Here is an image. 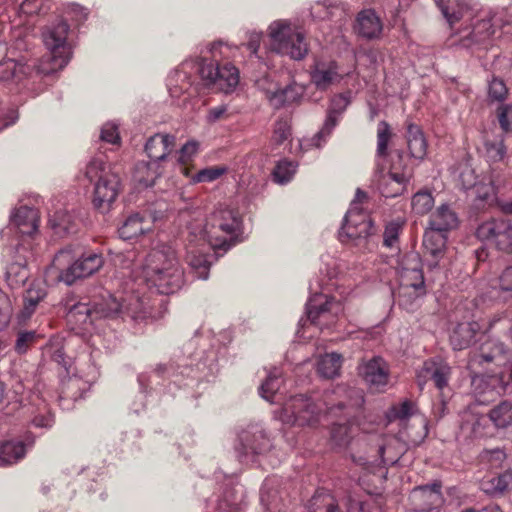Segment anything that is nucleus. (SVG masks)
Segmentation results:
<instances>
[{"label":"nucleus","mask_w":512,"mask_h":512,"mask_svg":"<svg viewBox=\"0 0 512 512\" xmlns=\"http://www.w3.org/2000/svg\"><path fill=\"white\" fill-rule=\"evenodd\" d=\"M141 278L149 289L164 295L177 292L184 284L183 269L174 250L167 245L153 248L147 254Z\"/></svg>","instance_id":"nucleus-1"},{"label":"nucleus","mask_w":512,"mask_h":512,"mask_svg":"<svg viewBox=\"0 0 512 512\" xmlns=\"http://www.w3.org/2000/svg\"><path fill=\"white\" fill-rule=\"evenodd\" d=\"M240 226L241 219L237 212L229 208H219L209 216L205 224L195 222L188 226L190 242L199 240L207 242L214 250H227L233 244Z\"/></svg>","instance_id":"nucleus-2"},{"label":"nucleus","mask_w":512,"mask_h":512,"mask_svg":"<svg viewBox=\"0 0 512 512\" xmlns=\"http://www.w3.org/2000/svg\"><path fill=\"white\" fill-rule=\"evenodd\" d=\"M85 178L93 185V206L102 213L108 212L121 189L118 171L102 157H94L86 166Z\"/></svg>","instance_id":"nucleus-3"},{"label":"nucleus","mask_w":512,"mask_h":512,"mask_svg":"<svg viewBox=\"0 0 512 512\" xmlns=\"http://www.w3.org/2000/svg\"><path fill=\"white\" fill-rule=\"evenodd\" d=\"M399 290L396 296L398 305L407 311L418 307L419 299L426 294L422 262L418 253L409 252L402 256L398 266Z\"/></svg>","instance_id":"nucleus-4"},{"label":"nucleus","mask_w":512,"mask_h":512,"mask_svg":"<svg viewBox=\"0 0 512 512\" xmlns=\"http://www.w3.org/2000/svg\"><path fill=\"white\" fill-rule=\"evenodd\" d=\"M75 256L72 247L67 246L59 250L53 260L59 270L58 280L68 286L93 275L104 264L103 255L94 251L83 252L74 259Z\"/></svg>","instance_id":"nucleus-5"},{"label":"nucleus","mask_w":512,"mask_h":512,"mask_svg":"<svg viewBox=\"0 0 512 512\" xmlns=\"http://www.w3.org/2000/svg\"><path fill=\"white\" fill-rule=\"evenodd\" d=\"M174 147L175 136L173 135L156 133L151 136L145 144V151L150 161L137 164L135 180L144 187L153 186L156 179L163 173L160 162L167 158Z\"/></svg>","instance_id":"nucleus-6"},{"label":"nucleus","mask_w":512,"mask_h":512,"mask_svg":"<svg viewBox=\"0 0 512 512\" xmlns=\"http://www.w3.org/2000/svg\"><path fill=\"white\" fill-rule=\"evenodd\" d=\"M337 409H344L339 402ZM335 406H329L326 401H314L305 395L291 397L283 407V421L298 426H313L319 422L324 412L334 414Z\"/></svg>","instance_id":"nucleus-7"},{"label":"nucleus","mask_w":512,"mask_h":512,"mask_svg":"<svg viewBox=\"0 0 512 512\" xmlns=\"http://www.w3.org/2000/svg\"><path fill=\"white\" fill-rule=\"evenodd\" d=\"M367 199L366 192L357 189L355 198L347 211L338 236L342 243H352L360 246L367 238L375 233V226L371 218L358 207Z\"/></svg>","instance_id":"nucleus-8"},{"label":"nucleus","mask_w":512,"mask_h":512,"mask_svg":"<svg viewBox=\"0 0 512 512\" xmlns=\"http://www.w3.org/2000/svg\"><path fill=\"white\" fill-rule=\"evenodd\" d=\"M68 32L69 25L65 21L47 26L43 30V42L49 50V55L40 66L42 73H53L64 68L70 61L71 51L67 43Z\"/></svg>","instance_id":"nucleus-9"},{"label":"nucleus","mask_w":512,"mask_h":512,"mask_svg":"<svg viewBox=\"0 0 512 512\" xmlns=\"http://www.w3.org/2000/svg\"><path fill=\"white\" fill-rule=\"evenodd\" d=\"M272 50L302 60L309 51L305 34L298 27L285 20L274 21L269 26Z\"/></svg>","instance_id":"nucleus-10"},{"label":"nucleus","mask_w":512,"mask_h":512,"mask_svg":"<svg viewBox=\"0 0 512 512\" xmlns=\"http://www.w3.org/2000/svg\"><path fill=\"white\" fill-rule=\"evenodd\" d=\"M341 311V303L324 294H314L306 304L307 318L320 328L334 324Z\"/></svg>","instance_id":"nucleus-11"},{"label":"nucleus","mask_w":512,"mask_h":512,"mask_svg":"<svg viewBox=\"0 0 512 512\" xmlns=\"http://www.w3.org/2000/svg\"><path fill=\"white\" fill-rule=\"evenodd\" d=\"M270 446V439L263 428L259 425H251L239 434L235 451L241 462H248L255 455L268 451Z\"/></svg>","instance_id":"nucleus-12"},{"label":"nucleus","mask_w":512,"mask_h":512,"mask_svg":"<svg viewBox=\"0 0 512 512\" xmlns=\"http://www.w3.org/2000/svg\"><path fill=\"white\" fill-rule=\"evenodd\" d=\"M477 237L495 243L499 250L512 253V225L504 219H492L478 226Z\"/></svg>","instance_id":"nucleus-13"},{"label":"nucleus","mask_w":512,"mask_h":512,"mask_svg":"<svg viewBox=\"0 0 512 512\" xmlns=\"http://www.w3.org/2000/svg\"><path fill=\"white\" fill-rule=\"evenodd\" d=\"M155 301L151 303L150 297L138 292L126 294L123 296L124 320L130 318L134 322H143L159 318L160 313L154 308Z\"/></svg>","instance_id":"nucleus-14"},{"label":"nucleus","mask_w":512,"mask_h":512,"mask_svg":"<svg viewBox=\"0 0 512 512\" xmlns=\"http://www.w3.org/2000/svg\"><path fill=\"white\" fill-rule=\"evenodd\" d=\"M451 376L450 365L440 357L426 360L417 373V383L422 390L428 380L434 382L435 387L442 391L448 386Z\"/></svg>","instance_id":"nucleus-15"},{"label":"nucleus","mask_w":512,"mask_h":512,"mask_svg":"<svg viewBox=\"0 0 512 512\" xmlns=\"http://www.w3.org/2000/svg\"><path fill=\"white\" fill-rule=\"evenodd\" d=\"M350 102V92L340 93L331 98L324 124L321 130L317 132L313 138V141H315V146L320 147L321 142H325L327 137L330 136L331 132L338 124L341 115L347 109Z\"/></svg>","instance_id":"nucleus-16"},{"label":"nucleus","mask_w":512,"mask_h":512,"mask_svg":"<svg viewBox=\"0 0 512 512\" xmlns=\"http://www.w3.org/2000/svg\"><path fill=\"white\" fill-rule=\"evenodd\" d=\"M343 79L336 61H316L310 70L311 83L320 91H327Z\"/></svg>","instance_id":"nucleus-17"},{"label":"nucleus","mask_w":512,"mask_h":512,"mask_svg":"<svg viewBox=\"0 0 512 512\" xmlns=\"http://www.w3.org/2000/svg\"><path fill=\"white\" fill-rule=\"evenodd\" d=\"M447 234L438 230L427 228L423 236V246L427 258V265L430 270L440 267V260L446 251Z\"/></svg>","instance_id":"nucleus-18"},{"label":"nucleus","mask_w":512,"mask_h":512,"mask_svg":"<svg viewBox=\"0 0 512 512\" xmlns=\"http://www.w3.org/2000/svg\"><path fill=\"white\" fill-rule=\"evenodd\" d=\"M359 372L372 389L380 390L388 383V365L381 357H373L363 363L359 368Z\"/></svg>","instance_id":"nucleus-19"},{"label":"nucleus","mask_w":512,"mask_h":512,"mask_svg":"<svg viewBox=\"0 0 512 512\" xmlns=\"http://www.w3.org/2000/svg\"><path fill=\"white\" fill-rule=\"evenodd\" d=\"M410 499L418 511H430L441 502V485L433 483L415 487L410 494Z\"/></svg>","instance_id":"nucleus-20"},{"label":"nucleus","mask_w":512,"mask_h":512,"mask_svg":"<svg viewBox=\"0 0 512 512\" xmlns=\"http://www.w3.org/2000/svg\"><path fill=\"white\" fill-rule=\"evenodd\" d=\"M488 415L465 412L462 416L461 432L470 438H485L493 435Z\"/></svg>","instance_id":"nucleus-21"},{"label":"nucleus","mask_w":512,"mask_h":512,"mask_svg":"<svg viewBox=\"0 0 512 512\" xmlns=\"http://www.w3.org/2000/svg\"><path fill=\"white\" fill-rule=\"evenodd\" d=\"M187 240V262L189 266L195 270L197 278L202 280L208 279L210 263L204 254V249H197L198 247L208 245V243L199 240L190 242L189 236L187 237Z\"/></svg>","instance_id":"nucleus-22"},{"label":"nucleus","mask_w":512,"mask_h":512,"mask_svg":"<svg viewBox=\"0 0 512 512\" xmlns=\"http://www.w3.org/2000/svg\"><path fill=\"white\" fill-rule=\"evenodd\" d=\"M10 221L21 234L32 236L38 229V210L25 205L20 206L12 213Z\"/></svg>","instance_id":"nucleus-23"},{"label":"nucleus","mask_w":512,"mask_h":512,"mask_svg":"<svg viewBox=\"0 0 512 512\" xmlns=\"http://www.w3.org/2000/svg\"><path fill=\"white\" fill-rule=\"evenodd\" d=\"M458 217L456 213L446 204L439 206L429 218V229H435L443 233L457 228Z\"/></svg>","instance_id":"nucleus-24"},{"label":"nucleus","mask_w":512,"mask_h":512,"mask_svg":"<svg viewBox=\"0 0 512 512\" xmlns=\"http://www.w3.org/2000/svg\"><path fill=\"white\" fill-rule=\"evenodd\" d=\"M355 30L363 38L375 39L382 32V24L374 11L364 10L357 16Z\"/></svg>","instance_id":"nucleus-25"},{"label":"nucleus","mask_w":512,"mask_h":512,"mask_svg":"<svg viewBox=\"0 0 512 512\" xmlns=\"http://www.w3.org/2000/svg\"><path fill=\"white\" fill-rule=\"evenodd\" d=\"M47 295V288L42 281H33L24 294V305L20 313V319L26 320L34 313L37 305Z\"/></svg>","instance_id":"nucleus-26"},{"label":"nucleus","mask_w":512,"mask_h":512,"mask_svg":"<svg viewBox=\"0 0 512 512\" xmlns=\"http://www.w3.org/2000/svg\"><path fill=\"white\" fill-rule=\"evenodd\" d=\"M478 329L479 326L475 322L457 325L450 336L453 349L463 350L468 348L474 342Z\"/></svg>","instance_id":"nucleus-27"},{"label":"nucleus","mask_w":512,"mask_h":512,"mask_svg":"<svg viewBox=\"0 0 512 512\" xmlns=\"http://www.w3.org/2000/svg\"><path fill=\"white\" fill-rule=\"evenodd\" d=\"M49 226L55 235L64 237L76 232V218L68 211H56L49 218Z\"/></svg>","instance_id":"nucleus-28"},{"label":"nucleus","mask_w":512,"mask_h":512,"mask_svg":"<svg viewBox=\"0 0 512 512\" xmlns=\"http://www.w3.org/2000/svg\"><path fill=\"white\" fill-rule=\"evenodd\" d=\"M239 83L238 69L230 64L225 63L222 66L217 65V74L214 86L224 93L232 92Z\"/></svg>","instance_id":"nucleus-29"},{"label":"nucleus","mask_w":512,"mask_h":512,"mask_svg":"<svg viewBox=\"0 0 512 512\" xmlns=\"http://www.w3.org/2000/svg\"><path fill=\"white\" fill-rule=\"evenodd\" d=\"M481 490L490 496H499L512 489V470H506L498 476L485 479L480 484Z\"/></svg>","instance_id":"nucleus-30"},{"label":"nucleus","mask_w":512,"mask_h":512,"mask_svg":"<svg viewBox=\"0 0 512 512\" xmlns=\"http://www.w3.org/2000/svg\"><path fill=\"white\" fill-rule=\"evenodd\" d=\"M506 353L507 348L504 343L495 339H487L481 343L479 352L473 356V361L490 363L503 357Z\"/></svg>","instance_id":"nucleus-31"},{"label":"nucleus","mask_w":512,"mask_h":512,"mask_svg":"<svg viewBox=\"0 0 512 512\" xmlns=\"http://www.w3.org/2000/svg\"><path fill=\"white\" fill-rule=\"evenodd\" d=\"M488 417L495 429H507L512 425V401H501L489 410Z\"/></svg>","instance_id":"nucleus-32"},{"label":"nucleus","mask_w":512,"mask_h":512,"mask_svg":"<svg viewBox=\"0 0 512 512\" xmlns=\"http://www.w3.org/2000/svg\"><path fill=\"white\" fill-rule=\"evenodd\" d=\"M407 144L410 154L414 158H424L427 151V142L419 126L415 124L407 126Z\"/></svg>","instance_id":"nucleus-33"},{"label":"nucleus","mask_w":512,"mask_h":512,"mask_svg":"<svg viewBox=\"0 0 512 512\" xmlns=\"http://www.w3.org/2000/svg\"><path fill=\"white\" fill-rule=\"evenodd\" d=\"M26 450L21 441H5L0 445V467L17 463L25 456Z\"/></svg>","instance_id":"nucleus-34"},{"label":"nucleus","mask_w":512,"mask_h":512,"mask_svg":"<svg viewBox=\"0 0 512 512\" xmlns=\"http://www.w3.org/2000/svg\"><path fill=\"white\" fill-rule=\"evenodd\" d=\"M337 503L328 490L318 489L307 503L309 512H335Z\"/></svg>","instance_id":"nucleus-35"},{"label":"nucleus","mask_w":512,"mask_h":512,"mask_svg":"<svg viewBox=\"0 0 512 512\" xmlns=\"http://www.w3.org/2000/svg\"><path fill=\"white\" fill-rule=\"evenodd\" d=\"M150 230L144 225V218L139 214L130 215L119 228V236L124 240H131Z\"/></svg>","instance_id":"nucleus-36"},{"label":"nucleus","mask_w":512,"mask_h":512,"mask_svg":"<svg viewBox=\"0 0 512 512\" xmlns=\"http://www.w3.org/2000/svg\"><path fill=\"white\" fill-rule=\"evenodd\" d=\"M434 2L451 28L458 23L465 14L466 7L460 1L434 0Z\"/></svg>","instance_id":"nucleus-37"},{"label":"nucleus","mask_w":512,"mask_h":512,"mask_svg":"<svg viewBox=\"0 0 512 512\" xmlns=\"http://www.w3.org/2000/svg\"><path fill=\"white\" fill-rule=\"evenodd\" d=\"M342 365V356L338 353H329L320 357L317 363V372L323 378L331 379L339 375Z\"/></svg>","instance_id":"nucleus-38"},{"label":"nucleus","mask_w":512,"mask_h":512,"mask_svg":"<svg viewBox=\"0 0 512 512\" xmlns=\"http://www.w3.org/2000/svg\"><path fill=\"white\" fill-rule=\"evenodd\" d=\"M495 24L493 16H486L478 19L474 24L470 33L471 42L481 44L489 40L495 33Z\"/></svg>","instance_id":"nucleus-39"},{"label":"nucleus","mask_w":512,"mask_h":512,"mask_svg":"<svg viewBox=\"0 0 512 512\" xmlns=\"http://www.w3.org/2000/svg\"><path fill=\"white\" fill-rule=\"evenodd\" d=\"M123 296L117 298L109 296L101 303L97 304V313L105 318H121L124 320Z\"/></svg>","instance_id":"nucleus-40"},{"label":"nucleus","mask_w":512,"mask_h":512,"mask_svg":"<svg viewBox=\"0 0 512 512\" xmlns=\"http://www.w3.org/2000/svg\"><path fill=\"white\" fill-rule=\"evenodd\" d=\"M65 308L67 311V320L69 323L75 325H85L90 321L91 308L88 304L81 302L70 303V301H67Z\"/></svg>","instance_id":"nucleus-41"},{"label":"nucleus","mask_w":512,"mask_h":512,"mask_svg":"<svg viewBox=\"0 0 512 512\" xmlns=\"http://www.w3.org/2000/svg\"><path fill=\"white\" fill-rule=\"evenodd\" d=\"M29 277V270L24 263L13 262L6 269V281L12 289L20 288Z\"/></svg>","instance_id":"nucleus-42"},{"label":"nucleus","mask_w":512,"mask_h":512,"mask_svg":"<svg viewBox=\"0 0 512 512\" xmlns=\"http://www.w3.org/2000/svg\"><path fill=\"white\" fill-rule=\"evenodd\" d=\"M52 359L58 363L63 365L68 375H72L69 377L67 382V389L70 390L72 388H81L80 387V380L79 378H83L85 375L83 374L82 370L75 366L73 367L72 364H68L65 358V354L62 349H56L53 352Z\"/></svg>","instance_id":"nucleus-43"},{"label":"nucleus","mask_w":512,"mask_h":512,"mask_svg":"<svg viewBox=\"0 0 512 512\" xmlns=\"http://www.w3.org/2000/svg\"><path fill=\"white\" fill-rule=\"evenodd\" d=\"M354 435V428L349 423L334 424L331 428L330 440L338 449L346 448Z\"/></svg>","instance_id":"nucleus-44"},{"label":"nucleus","mask_w":512,"mask_h":512,"mask_svg":"<svg viewBox=\"0 0 512 512\" xmlns=\"http://www.w3.org/2000/svg\"><path fill=\"white\" fill-rule=\"evenodd\" d=\"M281 372L274 368L267 376L265 381L259 387L260 396L266 401L273 403L276 393L281 385Z\"/></svg>","instance_id":"nucleus-45"},{"label":"nucleus","mask_w":512,"mask_h":512,"mask_svg":"<svg viewBox=\"0 0 512 512\" xmlns=\"http://www.w3.org/2000/svg\"><path fill=\"white\" fill-rule=\"evenodd\" d=\"M392 137L390 125L386 121H380L377 127V166L380 167V160L388 155V143Z\"/></svg>","instance_id":"nucleus-46"},{"label":"nucleus","mask_w":512,"mask_h":512,"mask_svg":"<svg viewBox=\"0 0 512 512\" xmlns=\"http://www.w3.org/2000/svg\"><path fill=\"white\" fill-rule=\"evenodd\" d=\"M432 193L427 190H420L412 197V210L418 215H425L431 211L434 206Z\"/></svg>","instance_id":"nucleus-47"},{"label":"nucleus","mask_w":512,"mask_h":512,"mask_svg":"<svg viewBox=\"0 0 512 512\" xmlns=\"http://www.w3.org/2000/svg\"><path fill=\"white\" fill-rule=\"evenodd\" d=\"M506 458V452L502 448L485 449L479 454L481 464L490 469L502 467Z\"/></svg>","instance_id":"nucleus-48"},{"label":"nucleus","mask_w":512,"mask_h":512,"mask_svg":"<svg viewBox=\"0 0 512 512\" xmlns=\"http://www.w3.org/2000/svg\"><path fill=\"white\" fill-rule=\"evenodd\" d=\"M24 66L13 59H7L0 63V81L11 82L19 80L20 75L24 73Z\"/></svg>","instance_id":"nucleus-49"},{"label":"nucleus","mask_w":512,"mask_h":512,"mask_svg":"<svg viewBox=\"0 0 512 512\" xmlns=\"http://www.w3.org/2000/svg\"><path fill=\"white\" fill-rule=\"evenodd\" d=\"M296 169L297 163L294 161H279L273 171V177L275 182L280 184H285L289 182L294 176Z\"/></svg>","instance_id":"nucleus-50"},{"label":"nucleus","mask_w":512,"mask_h":512,"mask_svg":"<svg viewBox=\"0 0 512 512\" xmlns=\"http://www.w3.org/2000/svg\"><path fill=\"white\" fill-rule=\"evenodd\" d=\"M476 200L491 205L496 200L495 188L492 181H480L474 188Z\"/></svg>","instance_id":"nucleus-51"},{"label":"nucleus","mask_w":512,"mask_h":512,"mask_svg":"<svg viewBox=\"0 0 512 512\" xmlns=\"http://www.w3.org/2000/svg\"><path fill=\"white\" fill-rule=\"evenodd\" d=\"M225 167L221 166H213L202 169L191 176V183H202V182H212L221 177L226 172Z\"/></svg>","instance_id":"nucleus-52"},{"label":"nucleus","mask_w":512,"mask_h":512,"mask_svg":"<svg viewBox=\"0 0 512 512\" xmlns=\"http://www.w3.org/2000/svg\"><path fill=\"white\" fill-rule=\"evenodd\" d=\"M196 67L200 78L205 82V84L207 86L214 85L217 74V65L212 61L200 59L196 63Z\"/></svg>","instance_id":"nucleus-53"},{"label":"nucleus","mask_w":512,"mask_h":512,"mask_svg":"<svg viewBox=\"0 0 512 512\" xmlns=\"http://www.w3.org/2000/svg\"><path fill=\"white\" fill-rule=\"evenodd\" d=\"M402 227L403 223L399 221H391L385 226L383 233V245L385 247L393 248L397 245Z\"/></svg>","instance_id":"nucleus-54"},{"label":"nucleus","mask_w":512,"mask_h":512,"mask_svg":"<svg viewBox=\"0 0 512 512\" xmlns=\"http://www.w3.org/2000/svg\"><path fill=\"white\" fill-rule=\"evenodd\" d=\"M198 146H199L198 142L188 141L187 143H185L182 146V148L179 151V156H178L177 161L182 165L180 167L181 172L186 176H189V169L187 167H185L184 165L186 163H188L194 155H196V153L198 151Z\"/></svg>","instance_id":"nucleus-55"},{"label":"nucleus","mask_w":512,"mask_h":512,"mask_svg":"<svg viewBox=\"0 0 512 512\" xmlns=\"http://www.w3.org/2000/svg\"><path fill=\"white\" fill-rule=\"evenodd\" d=\"M266 81H267L266 78L259 81L258 87L265 90L266 97L269 100L271 106L275 109H280V108L284 107L286 105V97H287L285 88L276 89V90L265 89L263 87V83Z\"/></svg>","instance_id":"nucleus-56"},{"label":"nucleus","mask_w":512,"mask_h":512,"mask_svg":"<svg viewBox=\"0 0 512 512\" xmlns=\"http://www.w3.org/2000/svg\"><path fill=\"white\" fill-rule=\"evenodd\" d=\"M12 314V302L9 296L0 289V330H3L8 326Z\"/></svg>","instance_id":"nucleus-57"},{"label":"nucleus","mask_w":512,"mask_h":512,"mask_svg":"<svg viewBox=\"0 0 512 512\" xmlns=\"http://www.w3.org/2000/svg\"><path fill=\"white\" fill-rule=\"evenodd\" d=\"M291 135V126L289 122L285 119H279L275 123L272 143L274 145H281L284 141H286Z\"/></svg>","instance_id":"nucleus-58"},{"label":"nucleus","mask_w":512,"mask_h":512,"mask_svg":"<svg viewBox=\"0 0 512 512\" xmlns=\"http://www.w3.org/2000/svg\"><path fill=\"white\" fill-rule=\"evenodd\" d=\"M36 340V333L34 331H22L17 335V339L15 342V350L19 354H24L27 352L30 345H32Z\"/></svg>","instance_id":"nucleus-59"},{"label":"nucleus","mask_w":512,"mask_h":512,"mask_svg":"<svg viewBox=\"0 0 512 512\" xmlns=\"http://www.w3.org/2000/svg\"><path fill=\"white\" fill-rule=\"evenodd\" d=\"M497 118L502 130L508 132L512 125V105L501 104L497 109Z\"/></svg>","instance_id":"nucleus-60"},{"label":"nucleus","mask_w":512,"mask_h":512,"mask_svg":"<svg viewBox=\"0 0 512 512\" xmlns=\"http://www.w3.org/2000/svg\"><path fill=\"white\" fill-rule=\"evenodd\" d=\"M488 94L494 100L503 101L507 95V88L503 80L494 78L489 83Z\"/></svg>","instance_id":"nucleus-61"},{"label":"nucleus","mask_w":512,"mask_h":512,"mask_svg":"<svg viewBox=\"0 0 512 512\" xmlns=\"http://www.w3.org/2000/svg\"><path fill=\"white\" fill-rule=\"evenodd\" d=\"M100 138L104 142L118 144L120 142V136L116 124L110 122L105 123L102 126Z\"/></svg>","instance_id":"nucleus-62"},{"label":"nucleus","mask_w":512,"mask_h":512,"mask_svg":"<svg viewBox=\"0 0 512 512\" xmlns=\"http://www.w3.org/2000/svg\"><path fill=\"white\" fill-rule=\"evenodd\" d=\"M286 90V105L298 102L305 93V87L296 82H292L285 87Z\"/></svg>","instance_id":"nucleus-63"},{"label":"nucleus","mask_w":512,"mask_h":512,"mask_svg":"<svg viewBox=\"0 0 512 512\" xmlns=\"http://www.w3.org/2000/svg\"><path fill=\"white\" fill-rule=\"evenodd\" d=\"M495 27H499L504 33H510L512 28V14L507 12L496 13L493 15Z\"/></svg>","instance_id":"nucleus-64"}]
</instances>
